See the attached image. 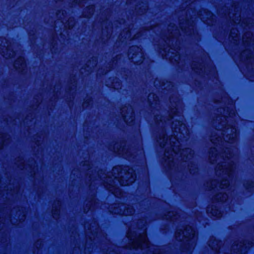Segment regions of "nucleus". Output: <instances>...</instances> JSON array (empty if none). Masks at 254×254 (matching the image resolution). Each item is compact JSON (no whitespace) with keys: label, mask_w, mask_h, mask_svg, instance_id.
<instances>
[{"label":"nucleus","mask_w":254,"mask_h":254,"mask_svg":"<svg viewBox=\"0 0 254 254\" xmlns=\"http://www.w3.org/2000/svg\"><path fill=\"white\" fill-rule=\"evenodd\" d=\"M91 203L92 205L94 204L95 205L96 204L95 200L94 198H93L91 201Z\"/></svg>","instance_id":"obj_37"},{"label":"nucleus","mask_w":254,"mask_h":254,"mask_svg":"<svg viewBox=\"0 0 254 254\" xmlns=\"http://www.w3.org/2000/svg\"><path fill=\"white\" fill-rule=\"evenodd\" d=\"M250 33H244L242 36L243 42L246 46H249L251 45L253 42L252 38L250 36Z\"/></svg>","instance_id":"obj_25"},{"label":"nucleus","mask_w":254,"mask_h":254,"mask_svg":"<svg viewBox=\"0 0 254 254\" xmlns=\"http://www.w3.org/2000/svg\"><path fill=\"white\" fill-rule=\"evenodd\" d=\"M89 178L90 182H94V177H93V175H90L89 177Z\"/></svg>","instance_id":"obj_32"},{"label":"nucleus","mask_w":254,"mask_h":254,"mask_svg":"<svg viewBox=\"0 0 254 254\" xmlns=\"http://www.w3.org/2000/svg\"><path fill=\"white\" fill-rule=\"evenodd\" d=\"M158 81L157 80H155L154 81V83L155 86H157L158 85Z\"/></svg>","instance_id":"obj_40"},{"label":"nucleus","mask_w":254,"mask_h":254,"mask_svg":"<svg viewBox=\"0 0 254 254\" xmlns=\"http://www.w3.org/2000/svg\"><path fill=\"white\" fill-rule=\"evenodd\" d=\"M228 198V195L226 193L219 192L216 194L213 198V202H223Z\"/></svg>","instance_id":"obj_21"},{"label":"nucleus","mask_w":254,"mask_h":254,"mask_svg":"<svg viewBox=\"0 0 254 254\" xmlns=\"http://www.w3.org/2000/svg\"><path fill=\"white\" fill-rule=\"evenodd\" d=\"M86 169L88 170H89L91 169V167L90 166V165L87 163L86 165Z\"/></svg>","instance_id":"obj_34"},{"label":"nucleus","mask_w":254,"mask_h":254,"mask_svg":"<svg viewBox=\"0 0 254 254\" xmlns=\"http://www.w3.org/2000/svg\"><path fill=\"white\" fill-rule=\"evenodd\" d=\"M177 241H183L181 245V251L184 252L192 251L196 244L197 236L192 228L189 226L178 228L175 233Z\"/></svg>","instance_id":"obj_6"},{"label":"nucleus","mask_w":254,"mask_h":254,"mask_svg":"<svg viewBox=\"0 0 254 254\" xmlns=\"http://www.w3.org/2000/svg\"><path fill=\"white\" fill-rule=\"evenodd\" d=\"M0 54L6 59L14 57L15 53L12 49V45L6 39H0Z\"/></svg>","instance_id":"obj_10"},{"label":"nucleus","mask_w":254,"mask_h":254,"mask_svg":"<svg viewBox=\"0 0 254 254\" xmlns=\"http://www.w3.org/2000/svg\"><path fill=\"white\" fill-rule=\"evenodd\" d=\"M251 246V244L244 240L235 242L232 246L231 254H246Z\"/></svg>","instance_id":"obj_12"},{"label":"nucleus","mask_w":254,"mask_h":254,"mask_svg":"<svg viewBox=\"0 0 254 254\" xmlns=\"http://www.w3.org/2000/svg\"><path fill=\"white\" fill-rule=\"evenodd\" d=\"M73 2H74L75 4H77V0H74L73 1Z\"/></svg>","instance_id":"obj_44"},{"label":"nucleus","mask_w":254,"mask_h":254,"mask_svg":"<svg viewBox=\"0 0 254 254\" xmlns=\"http://www.w3.org/2000/svg\"><path fill=\"white\" fill-rule=\"evenodd\" d=\"M180 216L178 213L176 211H169L167 214L165 215L163 218L174 221L179 219Z\"/></svg>","instance_id":"obj_22"},{"label":"nucleus","mask_w":254,"mask_h":254,"mask_svg":"<svg viewBox=\"0 0 254 254\" xmlns=\"http://www.w3.org/2000/svg\"><path fill=\"white\" fill-rule=\"evenodd\" d=\"M146 220L140 219L137 222L136 230L129 229L127 233L129 242L126 247L129 249H146V254H163L160 248L151 245L149 242L146 235Z\"/></svg>","instance_id":"obj_4"},{"label":"nucleus","mask_w":254,"mask_h":254,"mask_svg":"<svg viewBox=\"0 0 254 254\" xmlns=\"http://www.w3.org/2000/svg\"><path fill=\"white\" fill-rule=\"evenodd\" d=\"M230 36L231 37H234L235 35H237V34L238 33H235V32H233V33H230Z\"/></svg>","instance_id":"obj_33"},{"label":"nucleus","mask_w":254,"mask_h":254,"mask_svg":"<svg viewBox=\"0 0 254 254\" xmlns=\"http://www.w3.org/2000/svg\"><path fill=\"white\" fill-rule=\"evenodd\" d=\"M170 102H174L167 116L160 115L155 116V124L158 126L171 124L173 134L168 138L166 137V131L162 129L159 134L157 142L161 147L167 146L164 152L165 163L170 169H173L176 165L181 163H188V169L190 173L194 175L198 172L196 165L193 162L194 152L189 148L182 149V143L187 141L190 137V132L183 122L184 117L180 111L181 100L171 98Z\"/></svg>","instance_id":"obj_2"},{"label":"nucleus","mask_w":254,"mask_h":254,"mask_svg":"<svg viewBox=\"0 0 254 254\" xmlns=\"http://www.w3.org/2000/svg\"><path fill=\"white\" fill-rule=\"evenodd\" d=\"M128 57L129 59L132 60V63L137 64L142 63L144 59L142 50L136 46H133L129 48Z\"/></svg>","instance_id":"obj_9"},{"label":"nucleus","mask_w":254,"mask_h":254,"mask_svg":"<svg viewBox=\"0 0 254 254\" xmlns=\"http://www.w3.org/2000/svg\"><path fill=\"white\" fill-rule=\"evenodd\" d=\"M241 57L244 60L254 59V55L251 50L247 49L241 53Z\"/></svg>","instance_id":"obj_23"},{"label":"nucleus","mask_w":254,"mask_h":254,"mask_svg":"<svg viewBox=\"0 0 254 254\" xmlns=\"http://www.w3.org/2000/svg\"><path fill=\"white\" fill-rule=\"evenodd\" d=\"M192 68L196 72L202 73L205 72V67L203 64L198 63L196 62H193L191 64Z\"/></svg>","instance_id":"obj_20"},{"label":"nucleus","mask_w":254,"mask_h":254,"mask_svg":"<svg viewBox=\"0 0 254 254\" xmlns=\"http://www.w3.org/2000/svg\"><path fill=\"white\" fill-rule=\"evenodd\" d=\"M208 245L216 253L219 252L221 248V242L214 237H211L208 241Z\"/></svg>","instance_id":"obj_17"},{"label":"nucleus","mask_w":254,"mask_h":254,"mask_svg":"<svg viewBox=\"0 0 254 254\" xmlns=\"http://www.w3.org/2000/svg\"><path fill=\"white\" fill-rule=\"evenodd\" d=\"M223 115L217 116L214 120L213 125L217 132L210 137V141L216 145L211 147L209 151V159L212 164L218 162L215 168L217 175H222L223 178L217 180H212L207 182L210 189L215 188H226L229 185V181L233 176L235 169L238 149L236 147L238 133L234 125L228 124L231 118L236 115V111L232 109L228 112L223 109Z\"/></svg>","instance_id":"obj_1"},{"label":"nucleus","mask_w":254,"mask_h":254,"mask_svg":"<svg viewBox=\"0 0 254 254\" xmlns=\"http://www.w3.org/2000/svg\"><path fill=\"white\" fill-rule=\"evenodd\" d=\"M121 36L122 37H130L131 36V33H127V32H126V33H121Z\"/></svg>","instance_id":"obj_31"},{"label":"nucleus","mask_w":254,"mask_h":254,"mask_svg":"<svg viewBox=\"0 0 254 254\" xmlns=\"http://www.w3.org/2000/svg\"><path fill=\"white\" fill-rule=\"evenodd\" d=\"M141 152H142V155H143V156H144V152H143V151H142V150H141Z\"/></svg>","instance_id":"obj_46"},{"label":"nucleus","mask_w":254,"mask_h":254,"mask_svg":"<svg viewBox=\"0 0 254 254\" xmlns=\"http://www.w3.org/2000/svg\"><path fill=\"white\" fill-rule=\"evenodd\" d=\"M110 211L112 214L127 216L132 215L134 211L132 206L123 203H117L110 207Z\"/></svg>","instance_id":"obj_8"},{"label":"nucleus","mask_w":254,"mask_h":254,"mask_svg":"<svg viewBox=\"0 0 254 254\" xmlns=\"http://www.w3.org/2000/svg\"><path fill=\"white\" fill-rule=\"evenodd\" d=\"M41 243H42V241H40V240H38L36 242V244H35V245L37 246L38 245H40V247L41 246Z\"/></svg>","instance_id":"obj_35"},{"label":"nucleus","mask_w":254,"mask_h":254,"mask_svg":"<svg viewBox=\"0 0 254 254\" xmlns=\"http://www.w3.org/2000/svg\"><path fill=\"white\" fill-rule=\"evenodd\" d=\"M121 114L124 121L129 126L133 125L134 120V112L132 106L128 105L123 107L121 109Z\"/></svg>","instance_id":"obj_13"},{"label":"nucleus","mask_w":254,"mask_h":254,"mask_svg":"<svg viewBox=\"0 0 254 254\" xmlns=\"http://www.w3.org/2000/svg\"><path fill=\"white\" fill-rule=\"evenodd\" d=\"M135 178L134 171L132 168L127 166L123 168L119 166L114 167L112 172L109 174H106L103 170L99 171L95 180H102L106 189L116 196L120 197L123 196V192L118 185H129L134 182Z\"/></svg>","instance_id":"obj_3"},{"label":"nucleus","mask_w":254,"mask_h":254,"mask_svg":"<svg viewBox=\"0 0 254 254\" xmlns=\"http://www.w3.org/2000/svg\"><path fill=\"white\" fill-rule=\"evenodd\" d=\"M92 210V208H91V207H90L88 209L87 211H89V210Z\"/></svg>","instance_id":"obj_45"},{"label":"nucleus","mask_w":254,"mask_h":254,"mask_svg":"<svg viewBox=\"0 0 254 254\" xmlns=\"http://www.w3.org/2000/svg\"><path fill=\"white\" fill-rule=\"evenodd\" d=\"M249 188H252V187H253L254 186V184L253 182H249Z\"/></svg>","instance_id":"obj_39"},{"label":"nucleus","mask_w":254,"mask_h":254,"mask_svg":"<svg viewBox=\"0 0 254 254\" xmlns=\"http://www.w3.org/2000/svg\"><path fill=\"white\" fill-rule=\"evenodd\" d=\"M206 212L210 216H213L216 218H220L222 216V213L220 210L216 206L208 207L206 209Z\"/></svg>","instance_id":"obj_16"},{"label":"nucleus","mask_w":254,"mask_h":254,"mask_svg":"<svg viewBox=\"0 0 254 254\" xmlns=\"http://www.w3.org/2000/svg\"><path fill=\"white\" fill-rule=\"evenodd\" d=\"M95 11V4H89L82 12L81 17L87 19H90L93 16Z\"/></svg>","instance_id":"obj_15"},{"label":"nucleus","mask_w":254,"mask_h":254,"mask_svg":"<svg viewBox=\"0 0 254 254\" xmlns=\"http://www.w3.org/2000/svg\"><path fill=\"white\" fill-rule=\"evenodd\" d=\"M54 209L52 210V214L53 218L57 219L60 214V210L61 208V202L59 201H57L54 203Z\"/></svg>","instance_id":"obj_24"},{"label":"nucleus","mask_w":254,"mask_h":254,"mask_svg":"<svg viewBox=\"0 0 254 254\" xmlns=\"http://www.w3.org/2000/svg\"><path fill=\"white\" fill-rule=\"evenodd\" d=\"M152 99H153V101L155 102V104H156L157 103V101H158V97L157 96H156L155 95H154V94H150L148 95V100L150 105L153 104V103L152 102H151Z\"/></svg>","instance_id":"obj_29"},{"label":"nucleus","mask_w":254,"mask_h":254,"mask_svg":"<svg viewBox=\"0 0 254 254\" xmlns=\"http://www.w3.org/2000/svg\"><path fill=\"white\" fill-rule=\"evenodd\" d=\"M8 141V138L7 135L5 134H0V149H2L5 143H7Z\"/></svg>","instance_id":"obj_27"},{"label":"nucleus","mask_w":254,"mask_h":254,"mask_svg":"<svg viewBox=\"0 0 254 254\" xmlns=\"http://www.w3.org/2000/svg\"><path fill=\"white\" fill-rule=\"evenodd\" d=\"M0 32H11V31H1L0 30ZM16 32H23L22 31H17ZM24 32H40L39 31L36 30H27L25 31ZM40 32H69L68 30H51V29H48L46 30H42ZM70 32H71V31H69Z\"/></svg>","instance_id":"obj_26"},{"label":"nucleus","mask_w":254,"mask_h":254,"mask_svg":"<svg viewBox=\"0 0 254 254\" xmlns=\"http://www.w3.org/2000/svg\"><path fill=\"white\" fill-rule=\"evenodd\" d=\"M110 10L106 8L102 12V15L99 18V22L101 24L107 23L109 20Z\"/></svg>","instance_id":"obj_19"},{"label":"nucleus","mask_w":254,"mask_h":254,"mask_svg":"<svg viewBox=\"0 0 254 254\" xmlns=\"http://www.w3.org/2000/svg\"><path fill=\"white\" fill-rule=\"evenodd\" d=\"M166 34L159 42L160 49L163 53V59H169L171 62L179 63L181 59L179 51L180 50V41L174 34L177 33H165Z\"/></svg>","instance_id":"obj_5"},{"label":"nucleus","mask_w":254,"mask_h":254,"mask_svg":"<svg viewBox=\"0 0 254 254\" xmlns=\"http://www.w3.org/2000/svg\"><path fill=\"white\" fill-rule=\"evenodd\" d=\"M14 67L19 71H22L25 67V62L24 58L20 57L17 59L14 62Z\"/></svg>","instance_id":"obj_18"},{"label":"nucleus","mask_w":254,"mask_h":254,"mask_svg":"<svg viewBox=\"0 0 254 254\" xmlns=\"http://www.w3.org/2000/svg\"><path fill=\"white\" fill-rule=\"evenodd\" d=\"M107 254H112L111 252L109 251V250H107L106 252Z\"/></svg>","instance_id":"obj_43"},{"label":"nucleus","mask_w":254,"mask_h":254,"mask_svg":"<svg viewBox=\"0 0 254 254\" xmlns=\"http://www.w3.org/2000/svg\"><path fill=\"white\" fill-rule=\"evenodd\" d=\"M196 15L204 23L205 21L212 22L214 18L216 17L215 13L211 10L203 7L201 9L198 10Z\"/></svg>","instance_id":"obj_14"},{"label":"nucleus","mask_w":254,"mask_h":254,"mask_svg":"<svg viewBox=\"0 0 254 254\" xmlns=\"http://www.w3.org/2000/svg\"><path fill=\"white\" fill-rule=\"evenodd\" d=\"M140 33H136L134 37H138Z\"/></svg>","instance_id":"obj_42"},{"label":"nucleus","mask_w":254,"mask_h":254,"mask_svg":"<svg viewBox=\"0 0 254 254\" xmlns=\"http://www.w3.org/2000/svg\"><path fill=\"white\" fill-rule=\"evenodd\" d=\"M84 227L86 236L88 237L90 240L92 241V240H94L95 238L98 237V234L100 231V229L95 220H93L89 224H86Z\"/></svg>","instance_id":"obj_11"},{"label":"nucleus","mask_w":254,"mask_h":254,"mask_svg":"<svg viewBox=\"0 0 254 254\" xmlns=\"http://www.w3.org/2000/svg\"><path fill=\"white\" fill-rule=\"evenodd\" d=\"M67 12L65 9H59L56 11V15L58 18H61V15L65 16L66 15Z\"/></svg>","instance_id":"obj_28"},{"label":"nucleus","mask_w":254,"mask_h":254,"mask_svg":"<svg viewBox=\"0 0 254 254\" xmlns=\"http://www.w3.org/2000/svg\"><path fill=\"white\" fill-rule=\"evenodd\" d=\"M24 219H25V215L23 214L22 216V218L21 219H20V221L21 220H24Z\"/></svg>","instance_id":"obj_41"},{"label":"nucleus","mask_w":254,"mask_h":254,"mask_svg":"<svg viewBox=\"0 0 254 254\" xmlns=\"http://www.w3.org/2000/svg\"><path fill=\"white\" fill-rule=\"evenodd\" d=\"M122 21H124V22L125 21V19H123V18H121V19H120L119 20H118L117 21L118 23L120 24L122 23V22H121Z\"/></svg>","instance_id":"obj_36"},{"label":"nucleus","mask_w":254,"mask_h":254,"mask_svg":"<svg viewBox=\"0 0 254 254\" xmlns=\"http://www.w3.org/2000/svg\"><path fill=\"white\" fill-rule=\"evenodd\" d=\"M251 35H252V33H250V36L251 37H252Z\"/></svg>","instance_id":"obj_47"},{"label":"nucleus","mask_w":254,"mask_h":254,"mask_svg":"<svg viewBox=\"0 0 254 254\" xmlns=\"http://www.w3.org/2000/svg\"><path fill=\"white\" fill-rule=\"evenodd\" d=\"M164 85H165V84H164V82L162 81L160 83V85H159V86H160L162 89H164L165 87L163 88V86H164Z\"/></svg>","instance_id":"obj_38"},{"label":"nucleus","mask_w":254,"mask_h":254,"mask_svg":"<svg viewBox=\"0 0 254 254\" xmlns=\"http://www.w3.org/2000/svg\"><path fill=\"white\" fill-rule=\"evenodd\" d=\"M148 8L145 7H140L136 11V15L137 16H141L143 14L146 13L147 12Z\"/></svg>","instance_id":"obj_30"},{"label":"nucleus","mask_w":254,"mask_h":254,"mask_svg":"<svg viewBox=\"0 0 254 254\" xmlns=\"http://www.w3.org/2000/svg\"><path fill=\"white\" fill-rule=\"evenodd\" d=\"M113 151L129 160L132 156L133 158L136 156L135 154L136 152H133L134 149L127 146L126 143L123 142L115 143L113 146Z\"/></svg>","instance_id":"obj_7"}]
</instances>
